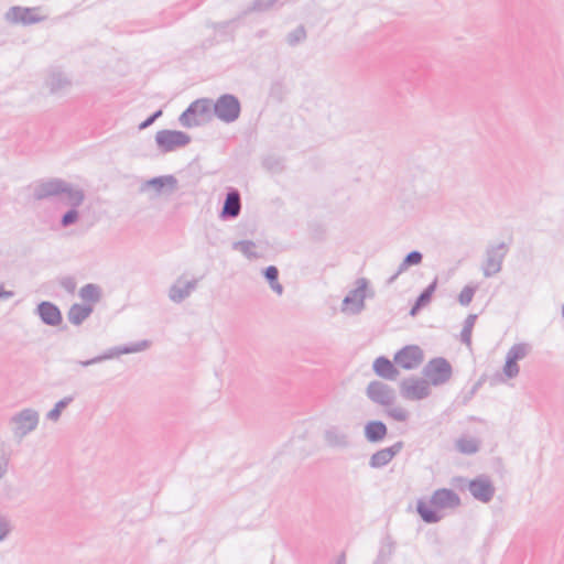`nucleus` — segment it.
<instances>
[{
    "mask_svg": "<svg viewBox=\"0 0 564 564\" xmlns=\"http://www.w3.org/2000/svg\"><path fill=\"white\" fill-rule=\"evenodd\" d=\"M325 444L333 449H348L352 446L349 432L339 425H328L323 432Z\"/></svg>",
    "mask_w": 564,
    "mask_h": 564,
    "instance_id": "15",
    "label": "nucleus"
},
{
    "mask_svg": "<svg viewBox=\"0 0 564 564\" xmlns=\"http://www.w3.org/2000/svg\"><path fill=\"white\" fill-rule=\"evenodd\" d=\"M476 318H477V315L470 314L467 316V318L465 319V323H464V327H463L460 337H462V341L464 344H466L467 346H469L471 344V330L475 325Z\"/></svg>",
    "mask_w": 564,
    "mask_h": 564,
    "instance_id": "36",
    "label": "nucleus"
},
{
    "mask_svg": "<svg viewBox=\"0 0 564 564\" xmlns=\"http://www.w3.org/2000/svg\"><path fill=\"white\" fill-rule=\"evenodd\" d=\"M451 364L443 357L431 359L423 368V375L430 384L442 386L452 378Z\"/></svg>",
    "mask_w": 564,
    "mask_h": 564,
    "instance_id": "9",
    "label": "nucleus"
},
{
    "mask_svg": "<svg viewBox=\"0 0 564 564\" xmlns=\"http://www.w3.org/2000/svg\"><path fill=\"white\" fill-rule=\"evenodd\" d=\"M212 100L207 98L197 99L188 107V112L200 119V123L209 117Z\"/></svg>",
    "mask_w": 564,
    "mask_h": 564,
    "instance_id": "27",
    "label": "nucleus"
},
{
    "mask_svg": "<svg viewBox=\"0 0 564 564\" xmlns=\"http://www.w3.org/2000/svg\"><path fill=\"white\" fill-rule=\"evenodd\" d=\"M155 142L161 152L167 153L186 147L191 137L183 131L164 129L156 132Z\"/></svg>",
    "mask_w": 564,
    "mask_h": 564,
    "instance_id": "10",
    "label": "nucleus"
},
{
    "mask_svg": "<svg viewBox=\"0 0 564 564\" xmlns=\"http://www.w3.org/2000/svg\"><path fill=\"white\" fill-rule=\"evenodd\" d=\"M40 422V413L32 408H25L14 413L9 424L13 436L18 440L24 438L26 435L36 430Z\"/></svg>",
    "mask_w": 564,
    "mask_h": 564,
    "instance_id": "3",
    "label": "nucleus"
},
{
    "mask_svg": "<svg viewBox=\"0 0 564 564\" xmlns=\"http://www.w3.org/2000/svg\"><path fill=\"white\" fill-rule=\"evenodd\" d=\"M264 276L270 283V288L272 291H274L276 294L281 295L283 293V286L281 283L278 282L279 278V270L274 265H270L264 270Z\"/></svg>",
    "mask_w": 564,
    "mask_h": 564,
    "instance_id": "32",
    "label": "nucleus"
},
{
    "mask_svg": "<svg viewBox=\"0 0 564 564\" xmlns=\"http://www.w3.org/2000/svg\"><path fill=\"white\" fill-rule=\"evenodd\" d=\"M35 200L55 198L61 207H80L85 199V191L78 185L63 178H47L39 181L32 192Z\"/></svg>",
    "mask_w": 564,
    "mask_h": 564,
    "instance_id": "1",
    "label": "nucleus"
},
{
    "mask_svg": "<svg viewBox=\"0 0 564 564\" xmlns=\"http://www.w3.org/2000/svg\"><path fill=\"white\" fill-rule=\"evenodd\" d=\"M13 295L11 291H0V299H10Z\"/></svg>",
    "mask_w": 564,
    "mask_h": 564,
    "instance_id": "45",
    "label": "nucleus"
},
{
    "mask_svg": "<svg viewBox=\"0 0 564 564\" xmlns=\"http://www.w3.org/2000/svg\"><path fill=\"white\" fill-rule=\"evenodd\" d=\"M149 347H150V341L149 340H141V341L133 343V344H130V345L117 346V347H112V348L108 349L104 354H101L99 356H96V357H94L91 359L84 360V361H78V364L80 366H83V367H88V366H91V365H96V364L102 362L105 360L117 358V357H119L121 355L135 354V352L144 351Z\"/></svg>",
    "mask_w": 564,
    "mask_h": 564,
    "instance_id": "11",
    "label": "nucleus"
},
{
    "mask_svg": "<svg viewBox=\"0 0 564 564\" xmlns=\"http://www.w3.org/2000/svg\"><path fill=\"white\" fill-rule=\"evenodd\" d=\"M430 505L431 507L420 500L416 505V511L424 522L436 523L442 519L437 511L458 508L460 506V498L454 490L441 488L432 494Z\"/></svg>",
    "mask_w": 564,
    "mask_h": 564,
    "instance_id": "2",
    "label": "nucleus"
},
{
    "mask_svg": "<svg viewBox=\"0 0 564 564\" xmlns=\"http://www.w3.org/2000/svg\"><path fill=\"white\" fill-rule=\"evenodd\" d=\"M437 288V278L433 280V282L419 295L414 305L410 311L411 316H415L417 312L429 305L432 300V296Z\"/></svg>",
    "mask_w": 564,
    "mask_h": 564,
    "instance_id": "25",
    "label": "nucleus"
},
{
    "mask_svg": "<svg viewBox=\"0 0 564 564\" xmlns=\"http://www.w3.org/2000/svg\"><path fill=\"white\" fill-rule=\"evenodd\" d=\"M375 372L387 380H395L399 376V370L394 364L386 357H378L373 361Z\"/></svg>",
    "mask_w": 564,
    "mask_h": 564,
    "instance_id": "23",
    "label": "nucleus"
},
{
    "mask_svg": "<svg viewBox=\"0 0 564 564\" xmlns=\"http://www.w3.org/2000/svg\"><path fill=\"white\" fill-rule=\"evenodd\" d=\"M178 180L169 174L144 181L140 185V192L148 194L150 198L170 197L178 191Z\"/></svg>",
    "mask_w": 564,
    "mask_h": 564,
    "instance_id": "4",
    "label": "nucleus"
},
{
    "mask_svg": "<svg viewBox=\"0 0 564 564\" xmlns=\"http://www.w3.org/2000/svg\"><path fill=\"white\" fill-rule=\"evenodd\" d=\"M508 253V246L505 242L490 245L486 248L481 271L485 278H491L502 270V263Z\"/></svg>",
    "mask_w": 564,
    "mask_h": 564,
    "instance_id": "7",
    "label": "nucleus"
},
{
    "mask_svg": "<svg viewBox=\"0 0 564 564\" xmlns=\"http://www.w3.org/2000/svg\"><path fill=\"white\" fill-rule=\"evenodd\" d=\"M276 0H254L252 3V7L247 10L245 13L251 12V11H267L269 10Z\"/></svg>",
    "mask_w": 564,
    "mask_h": 564,
    "instance_id": "42",
    "label": "nucleus"
},
{
    "mask_svg": "<svg viewBox=\"0 0 564 564\" xmlns=\"http://www.w3.org/2000/svg\"><path fill=\"white\" fill-rule=\"evenodd\" d=\"M73 401V397H65L55 403L54 408L46 413V419L52 422H57L61 417L62 411Z\"/></svg>",
    "mask_w": 564,
    "mask_h": 564,
    "instance_id": "34",
    "label": "nucleus"
},
{
    "mask_svg": "<svg viewBox=\"0 0 564 564\" xmlns=\"http://www.w3.org/2000/svg\"><path fill=\"white\" fill-rule=\"evenodd\" d=\"M562 316L564 317V305L562 306Z\"/></svg>",
    "mask_w": 564,
    "mask_h": 564,
    "instance_id": "47",
    "label": "nucleus"
},
{
    "mask_svg": "<svg viewBox=\"0 0 564 564\" xmlns=\"http://www.w3.org/2000/svg\"><path fill=\"white\" fill-rule=\"evenodd\" d=\"M197 280H186L180 276L169 290V299L174 303H181L196 289Z\"/></svg>",
    "mask_w": 564,
    "mask_h": 564,
    "instance_id": "19",
    "label": "nucleus"
},
{
    "mask_svg": "<svg viewBox=\"0 0 564 564\" xmlns=\"http://www.w3.org/2000/svg\"><path fill=\"white\" fill-rule=\"evenodd\" d=\"M423 260V256L420 251H411L405 256L403 261L400 263L398 268V273L405 272L412 265H419Z\"/></svg>",
    "mask_w": 564,
    "mask_h": 564,
    "instance_id": "33",
    "label": "nucleus"
},
{
    "mask_svg": "<svg viewBox=\"0 0 564 564\" xmlns=\"http://www.w3.org/2000/svg\"><path fill=\"white\" fill-rule=\"evenodd\" d=\"M10 462V454L6 448V444L3 442L0 443V480L8 473V466Z\"/></svg>",
    "mask_w": 564,
    "mask_h": 564,
    "instance_id": "38",
    "label": "nucleus"
},
{
    "mask_svg": "<svg viewBox=\"0 0 564 564\" xmlns=\"http://www.w3.org/2000/svg\"><path fill=\"white\" fill-rule=\"evenodd\" d=\"M403 447L402 442H397L390 447L382 448L371 455L369 465L372 468H381L389 464Z\"/></svg>",
    "mask_w": 564,
    "mask_h": 564,
    "instance_id": "20",
    "label": "nucleus"
},
{
    "mask_svg": "<svg viewBox=\"0 0 564 564\" xmlns=\"http://www.w3.org/2000/svg\"><path fill=\"white\" fill-rule=\"evenodd\" d=\"M44 85L52 95H61L72 87V80L58 68H50L46 73Z\"/></svg>",
    "mask_w": 564,
    "mask_h": 564,
    "instance_id": "18",
    "label": "nucleus"
},
{
    "mask_svg": "<svg viewBox=\"0 0 564 564\" xmlns=\"http://www.w3.org/2000/svg\"><path fill=\"white\" fill-rule=\"evenodd\" d=\"M367 397L375 403L388 406L395 400V391L384 382L371 381L366 389Z\"/></svg>",
    "mask_w": 564,
    "mask_h": 564,
    "instance_id": "17",
    "label": "nucleus"
},
{
    "mask_svg": "<svg viewBox=\"0 0 564 564\" xmlns=\"http://www.w3.org/2000/svg\"><path fill=\"white\" fill-rule=\"evenodd\" d=\"M78 208L79 207H69L67 212L61 217L59 224L63 228H68L79 220L80 213Z\"/></svg>",
    "mask_w": 564,
    "mask_h": 564,
    "instance_id": "35",
    "label": "nucleus"
},
{
    "mask_svg": "<svg viewBox=\"0 0 564 564\" xmlns=\"http://www.w3.org/2000/svg\"><path fill=\"white\" fill-rule=\"evenodd\" d=\"M93 313V307L82 304H73L68 311L67 317L73 325H80Z\"/></svg>",
    "mask_w": 564,
    "mask_h": 564,
    "instance_id": "26",
    "label": "nucleus"
},
{
    "mask_svg": "<svg viewBox=\"0 0 564 564\" xmlns=\"http://www.w3.org/2000/svg\"><path fill=\"white\" fill-rule=\"evenodd\" d=\"M41 321L50 326H57L62 323L59 308L51 302H42L36 307Z\"/></svg>",
    "mask_w": 564,
    "mask_h": 564,
    "instance_id": "21",
    "label": "nucleus"
},
{
    "mask_svg": "<svg viewBox=\"0 0 564 564\" xmlns=\"http://www.w3.org/2000/svg\"><path fill=\"white\" fill-rule=\"evenodd\" d=\"M12 529L13 527L9 517L0 511V542L8 539Z\"/></svg>",
    "mask_w": 564,
    "mask_h": 564,
    "instance_id": "37",
    "label": "nucleus"
},
{
    "mask_svg": "<svg viewBox=\"0 0 564 564\" xmlns=\"http://www.w3.org/2000/svg\"><path fill=\"white\" fill-rule=\"evenodd\" d=\"M365 437L370 443H379L384 440L388 434L387 425L381 421H369L365 425Z\"/></svg>",
    "mask_w": 564,
    "mask_h": 564,
    "instance_id": "24",
    "label": "nucleus"
},
{
    "mask_svg": "<svg viewBox=\"0 0 564 564\" xmlns=\"http://www.w3.org/2000/svg\"><path fill=\"white\" fill-rule=\"evenodd\" d=\"M40 8H25L20 6L11 7L4 14L7 22L11 24L30 25L45 20V17L39 14Z\"/></svg>",
    "mask_w": 564,
    "mask_h": 564,
    "instance_id": "14",
    "label": "nucleus"
},
{
    "mask_svg": "<svg viewBox=\"0 0 564 564\" xmlns=\"http://www.w3.org/2000/svg\"><path fill=\"white\" fill-rule=\"evenodd\" d=\"M213 111L220 121L231 123L239 118L241 105L236 96L225 94L213 104Z\"/></svg>",
    "mask_w": 564,
    "mask_h": 564,
    "instance_id": "8",
    "label": "nucleus"
},
{
    "mask_svg": "<svg viewBox=\"0 0 564 564\" xmlns=\"http://www.w3.org/2000/svg\"><path fill=\"white\" fill-rule=\"evenodd\" d=\"M59 285L68 293H74L76 289V281L72 276H64L59 280Z\"/></svg>",
    "mask_w": 564,
    "mask_h": 564,
    "instance_id": "43",
    "label": "nucleus"
},
{
    "mask_svg": "<svg viewBox=\"0 0 564 564\" xmlns=\"http://www.w3.org/2000/svg\"><path fill=\"white\" fill-rule=\"evenodd\" d=\"M241 200L240 194L237 189H230L225 198L221 209L223 218H236L240 214Z\"/></svg>",
    "mask_w": 564,
    "mask_h": 564,
    "instance_id": "22",
    "label": "nucleus"
},
{
    "mask_svg": "<svg viewBox=\"0 0 564 564\" xmlns=\"http://www.w3.org/2000/svg\"><path fill=\"white\" fill-rule=\"evenodd\" d=\"M307 39V32L304 25H297L294 30L289 32L285 36V42L289 46L295 47Z\"/></svg>",
    "mask_w": 564,
    "mask_h": 564,
    "instance_id": "30",
    "label": "nucleus"
},
{
    "mask_svg": "<svg viewBox=\"0 0 564 564\" xmlns=\"http://www.w3.org/2000/svg\"><path fill=\"white\" fill-rule=\"evenodd\" d=\"M455 446L459 453L471 455L478 452L479 441L474 437H460L456 441Z\"/></svg>",
    "mask_w": 564,
    "mask_h": 564,
    "instance_id": "29",
    "label": "nucleus"
},
{
    "mask_svg": "<svg viewBox=\"0 0 564 564\" xmlns=\"http://www.w3.org/2000/svg\"><path fill=\"white\" fill-rule=\"evenodd\" d=\"M456 487L464 488L468 487L470 495L478 501L487 503L489 502L496 492V488L489 477L481 475L473 480H467L463 477H457L453 480Z\"/></svg>",
    "mask_w": 564,
    "mask_h": 564,
    "instance_id": "5",
    "label": "nucleus"
},
{
    "mask_svg": "<svg viewBox=\"0 0 564 564\" xmlns=\"http://www.w3.org/2000/svg\"><path fill=\"white\" fill-rule=\"evenodd\" d=\"M369 281L366 278H359L356 280V288L345 296L343 300V312L350 314H359L365 308V299L368 296ZM369 296H373V292L369 293Z\"/></svg>",
    "mask_w": 564,
    "mask_h": 564,
    "instance_id": "6",
    "label": "nucleus"
},
{
    "mask_svg": "<svg viewBox=\"0 0 564 564\" xmlns=\"http://www.w3.org/2000/svg\"><path fill=\"white\" fill-rule=\"evenodd\" d=\"M232 249L240 251L248 259H258L260 256L256 252V243L251 240H241L232 243Z\"/></svg>",
    "mask_w": 564,
    "mask_h": 564,
    "instance_id": "31",
    "label": "nucleus"
},
{
    "mask_svg": "<svg viewBox=\"0 0 564 564\" xmlns=\"http://www.w3.org/2000/svg\"><path fill=\"white\" fill-rule=\"evenodd\" d=\"M180 123L185 128L197 127L200 124V119L188 112V108L180 116Z\"/></svg>",
    "mask_w": 564,
    "mask_h": 564,
    "instance_id": "39",
    "label": "nucleus"
},
{
    "mask_svg": "<svg viewBox=\"0 0 564 564\" xmlns=\"http://www.w3.org/2000/svg\"><path fill=\"white\" fill-rule=\"evenodd\" d=\"M424 360L423 350L416 345H409L400 349L393 358V362L405 370H414Z\"/></svg>",
    "mask_w": 564,
    "mask_h": 564,
    "instance_id": "16",
    "label": "nucleus"
},
{
    "mask_svg": "<svg viewBox=\"0 0 564 564\" xmlns=\"http://www.w3.org/2000/svg\"><path fill=\"white\" fill-rule=\"evenodd\" d=\"M476 290V286L466 285L458 295L459 304L463 306L469 305L470 302L473 301Z\"/></svg>",
    "mask_w": 564,
    "mask_h": 564,
    "instance_id": "40",
    "label": "nucleus"
},
{
    "mask_svg": "<svg viewBox=\"0 0 564 564\" xmlns=\"http://www.w3.org/2000/svg\"><path fill=\"white\" fill-rule=\"evenodd\" d=\"M79 296L85 302L97 303L101 299V289L97 284L88 283L79 290Z\"/></svg>",
    "mask_w": 564,
    "mask_h": 564,
    "instance_id": "28",
    "label": "nucleus"
},
{
    "mask_svg": "<svg viewBox=\"0 0 564 564\" xmlns=\"http://www.w3.org/2000/svg\"><path fill=\"white\" fill-rule=\"evenodd\" d=\"M162 110L155 111L152 116H150L148 119H145L143 122L140 123L139 129L143 130L150 127L158 118L162 116Z\"/></svg>",
    "mask_w": 564,
    "mask_h": 564,
    "instance_id": "44",
    "label": "nucleus"
},
{
    "mask_svg": "<svg viewBox=\"0 0 564 564\" xmlns=\"http://www.w3.org/2000/svg\"><path fill=\"white\" fill-rule=\"evenodd\" d=\"M531 351L532 346L528 343L516 344L508 350L502 369L507 379H513L519 375L520 367L518 361L524 359Z\"/></svg>",
    "mask_w": 564,
    "mask_h": 564,
    "instance_id": "13",
    "label": "nucleus"
},
{
    "mask_svg": "<svg viewBox=\"0 0 564 564\" xmlns=\"http://www.w3.org/2000/svg\"><path fill=\"white\" fill-rule=\"evenodd\" d=\"M400 274H401V273H398V272H397L395 274H393L392 276H390V278L388 279L387 283H388V284H392V283L397 280V278H398Z\"/></svg>",
    "mask_w": 564,
    "mask_h": 564,
    "instance_id": "46",
    "label": "nucleus"
},
{
    "mask_svg": "<svg viewBox=\"0 0 564 564\" xmlns=\"http://www.w3.org/2000/svg\"><path fill=\"white\" fill-rule=\"evenodd\" d=\"M400 393L405 400H423L431 394L430 383L425 378L409 377L400 382Z\"/></svg>",
    "mask_w": 564,
    "mask_h": 564,
    "instance_id": "12",
    "label": "nucleus"
},
{
    "mask_svg": "<svg viewBox=\"0 0 564 564\" xmlns=\"http://www.w3.org/2000/svg\"><path fill=\"white\" fill-rule=\"evenodd\" d=\"M387 414L398 422H405L409 419V412L402 406H394L387 411Z\"/></svg>",
    "mask_w": 564,
    "mask_h": 564,
    "instance_id": "41",
    "label": "nucleus"
}]
</instances>
